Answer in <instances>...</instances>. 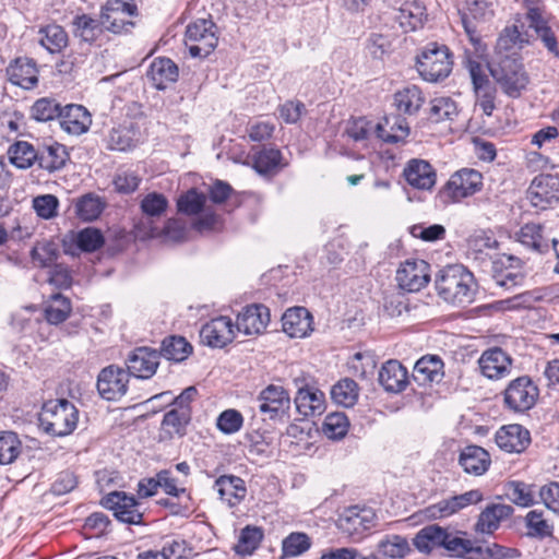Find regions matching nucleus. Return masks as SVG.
Segmentation results:
<instances>
[{"mask_svg":"<svg viewBox=\"0 0 559 559\" xmlns=\"http://www.w3.org/2000/svg\"><path fill=\"white\" fill-rule=\"evenodd\" d=\"M437 294L452 305L471 304L476 294L474 275L462 264L444 266L436 276Z\"/></svg>","mask_w":559,"mask_h":559,"instance_id":"nucleus-1","label":"nucleus"},{"mask_svg":"<svg viewBox=\"0 0 559 559\" xmlns=\"http://www.w3.org/2000/svg\"><path fill=\"white\" fill-rule=\"evenodd\" d=\"M78 420L76 407L66 399L46 402L39 414V426L55 437L70 435L75 429Z\"/></svg>","mask_w":559,"mask_h":559,"instance_id":"nucleus-2","label":"nucleus"},{"mask_svg":"<svg viewBox=\"0 0 559 559\" xmlns=\"http://www.w3.org/2000/svg\"><path fill=\"white\" fill-rule=\"evenodd\" d=\"M489 70L503 93L512 98H518L530 82L521 59L514 56H499Z\"/></svg>","mask_w":559,"mask_h":559,"instance_id":"nucleus-3","label":"nucleus"},{"mask_svg":"<svg viewBox=\"0 0 559 559\" xmlns=\"http://www.w3.org/2000/svg\"><path fill=\"white\" fill-rule=\"evenodd\" d=\"M453 60L444 45L428 44L417 57L416 68L419 75L427 82H439L449 76Z\"/></svg>","mask_w":559,"mask_h":559,"instance_id":"nucleus-4","label":"nucleus"},{"mask_svg":"<svg viewBox=\"0 0 559 559\" xmlns=\"http://www.w3.org/2000/svg\"><path fill=\"white\" fill-rule=\"evenodd\" d=\"M481 186L483 175L478 170L463 168L450 177L439 197L445 204L456 203L478 192Z\"/></svg>","mask_w":559,"mask_h":559,"instance_id":"nucleus-5","label":"nucleus"},{"mask_svg":"<svg viewBox=\"0 0 559 559\" xmlns=\"http://www.w3.org/2000/svg\"><path fill=\"white\" fill-rule=\"evenodd\" d=\"M138 15L133 0H107L100 8L104 27L112 34L128 33L134 26L131 17Z\"/></svg>","mask_w":559,"mask_h":559,"instance_id":"nucleus-6","label":"nucleus"},{"mask_svg":"<svg viewBox=\"0 0 559 559\" xmlns=\"http://www.w3.org/2000/svg\"><path fill=\"white\" fill-rule=\"evenodd\" d=\"M539 390L527 376L512 380L503 391L504 407L513 413H525L537 402Z\"/></svg>","mask_w":559,"mask_h":559,"instance_id":"nucleus-7","label":"nucleus"},{"mask_svg":"<svg viewBox=\"0 0 559 559\" xmlns=\"http://www.w3.org/2000/svg\"><path fill=\"white\" fill-rule=\"evenodd\" d=\"M185 43L191 57H207L218 43L215 24L205 19L190 23L186 29Z\"/></svg>","mask_w":559,"mask_h":559,"instance_id":"nucleus-8","label":"nucleus"},{"mask_svg":"<svg viewBox=\"0 0 559 559\" xmlns=\"http://www.w3.org/2000/svg\"><path fill=\"white\" fill-rule=\"evenodd\" d=\"M100 503L110 510L119 522L138 525L143 521L140 502L124 491H111L102 498Z\"/></svg>","mask_w":559,"mask_h":559,"instance_id":"nucleus-9","label":"nucleus"},{"mask_svg":"<svg viewBox=\"0 0 559 559\" xmlns=\"http://www.w3.org/2000/svg\"><path fill=\"white\" fill-rule=\"evenodd\" d=\"M377 516L371 508L353 506L344 510L337 520V527L347 536L361 538L376 526Z\"/></svg>","mask_w":559,"mask_h":559,"instance_id":"nucleus-10","label":"nucleus"},{"mask_svg":"<svg viewBox=\"0 0 559 559\" xmlns=\"http://www.w3.org/2000/svg\"><path fill=\"white\" fill-rule=\"evenodd\" d=\"M396 281L403 290L419 292L430 281V264L421 259H407L397 269Z\"/></svg>","mask_w":559,"mask_h":559,"instance_id":"nucleus-11","label":"nucleus"},{"mask_svg":"<svg viewBox=\"0 0 559 559\" xmlns=\"http://www.w3.org/2000/svg\"><path fill=\"white\" fill-rule=\"evenodd\" d=\"M129 378L130 373L121 367H105L97 377L99 395L107 401L120 400L128 391Z\"/></svg>","mask_w":559,"mask_h":559,"instance_id":"nucleus-12","label":"nucleus"},{"mask_svg":"<svg viewBox=\"0 0 559 559\" xmlns=\"http://www.w3.org/2000/svg\"><path fill=\"white\" fill-rule=\"evenodd\" d=\"M289 408L290 397L283 386L270 384L258 396V409L269 419L283 418Z\"/></svg>","mask_w":559,"mask_h":559,"instance_id":"nucleus-13","label":"nucleus"},{"mask_svg":"<svg viewBox=\"0 0 559 559\" xmlns=\"http://www.w3.org/2000/svg\"><path fill=\"white\" fill-rule=\"evenodd\" d=\"M559 179L551 175L535 177L527 189V199L539 210H546L559 201Z\"/></svg>","mask_w":559,"mask_h":559,"instance_id":"nucleus-14","label":"nucleus"},{"mask_svg":"<svg viewBox=\"0 0 559 559\" xmlns=\"http://www.w3.org/2000/svg\"><path fill=\"white\" fill-rule=\"evenodd\" d=\"M235 338V325L229 317L219 316L202 325L201 343L212 348H223Z\"/></svg>","mask_w":559,"mask_h":559,"instance_id":"nucleus-15","label":"nucleus"},{"mask_svg":"<svg viewBox=\"0 0 559 559\" xmlns=\"http://www.w3.org/2000/svg\"><path fill=\"white\" fill-rule=\"evenodd\" d=\"M140 209L144 217L139 223L138 228L143 227V237H155L159 230L154 226V222L166 213L168 209L167 198L158 192H150L142 199Z\"/></svg>","mask_w":559,"mask_h":559,"instance_id":"nucleus-16","label":"nucleus"},{"mask_svg":"<svg viewBox=\"0 0 559 559\" xmlns=\"http://www.w3.org/2000/svg\"><path fill=\"white\" fill-rule=\"evenodd\" d=\"M160 353L151 347L134 348L126 360L127 371L139 379H151L159 365Z\"/></svg>","mask_w":559,"mask_h":559,"instance_id":"nucleus-17","label":"nucleus"},{"mask_svg":"<svg viewBox=\"0 0 559 559\" xmlns=\"http://www.w3.org/2000/svg\"><path fill=\"white\" fill-rule=\"evenodd\" d=\"M512 358L500 347L486 349L478 359V366L484 377L500 380L508 377L512 370Z\"/></svg>","mask_w":559,"mask_h":559,"instance_id":"nucleus-18","label":"nucleus"},{"mask_svg":"<svg viewBox=\"0 0 559 559\" xmlns=\"http://www.w3.org/2000/svg\"><path fill=\"white\" fill-rule=\"evenodd\" d=\"M270 309L261 304H252L238 314L235 328L246 335H258L265 331L270 322Z\"/></svg>","mask_w":559,"mask_h":559,"instance_id":"nucleus-19","label":"nucleus"},{"mask_svg":"<svg viewBox=\"0 0 559 559\" xmlns=\"http://www.w3.org/2000/svg\"><path fill=\"white\" fill-rule=\"evenodd\" d=\"M483 500V493L478 489L466 491L462 495L443 499L426 508V516L430 519H442L454 514L461 509L478 503Z\"/></svg>","mask_w":559,"mask_h":559,"instance_id":"nucleus-20","label":"nucleus"},{"mask_svg":"<svg viewBox=\"0 0 559 559\" xmlns=\"http://www.w3.org/2000/svg\"><path fill=\"white\" fill-rule=\"evenodd\" d=\"M493 15V3L488 0H466V10L462 14V23L469 40L477 45L480 39L477 36L476 23L485 22Z\"/></svg>","mask_w":559,"mask_h":559,"instance_id":"nucleus-21","label":"nucleus"},{"mask_svg":"<svg viewBox=\"0 0 559 559\" xmlns=\"http://www.w3.org/2000/svg\"><path fill=\"white\" fill-rule=\"evenodd\" d=\"M394 10V20L405 33L423 28L428 20L426 5L420 0H405Z\"/></svg>","mask_w":559,"mask_h":559,"instance_id":"nucleus-22","label":"nucleus"},{"mask_svg":"<svg viewBox=\"0 0 559 559\" xmlns=\"http://www.w3.org/2000/svg\"><path fill=\"white\" fill-rule=\"evenodd\" d=\"M497 445L509 453H522L531 444V432L519 424L502 426L496 432Z\"/></svg>","mask_w":559,"mask_h":559,"instance_id":"nucleus-23","label":"nucleus"},{"mask_svg":"<svg viewBox=\"0 0 559 559\" xmlns=\"http://www.w3.org/2000/svg\"><path fill=\"white\" fill-rule=\"evenodd\" d=\"M9 81L24 90H32L38 84V68L35 60L27 57L14 59L7 68Z\"/></svg>","mask_w":559,"mask_h":559,"instance_id":"nucleus-24","label":"nucleus"},{"mask_svg":"<svg viewBox=\"0 0 559 559\" xmlns=\"http://www.w3.org/2000/svg\"><path fill=\"white\" fill-rule=\"evenodd\" d=\"M444 377V364L438 355H425L413 369L412 378L419 386L439 383Z\"/></svg>","mask_w":559,"mask_h":559,"instance_id":"nucleus-25","label":"nucleus"},{"mask_svg":"<svg viewBox=\"0 0 559 559\" xmlns=\"http://www.w3.org/2000/svg\"><path fill=\"white\" fill-rule=\"evenodd\" d=\"M313 318L304 307H293L282 317L283 331L290 337L302 338L313 330Z\"/></svg>","mask_w":559,"mask_h":559,"instance_id":"nucleus-26","label":"nucleus"},{"mask_svg":"<svg viewBox=\"0 0 559 559\" xmlns=\"http://www.w3.org/2000/svg\"><path fill=\"white\" fill-rule=\"evenodd\" d=\"M59 123L67 133L80 135L88 130L92 119L85 107L71 104L62 108Z\"/></svg>","mask_w":559,"mask_h":559,"instance_id":"nucleus-27","label":"nucleus"},{"mask_svg":"<svg viewBox=\"0 0 559 559\" xmlns=\"http://www.w3.org/2000/svg\"><path fill=\"white\" fill-rule=\"evenodd\" d=\"M69 158L67 147L58 142L44 143L37 147L36 164L48 173L62 169Z\"/></svg>","mask_w":559,"mask_h":559,"instance_id":"nucleus-28","label":"nucleus"},{"mask_svg":"<svg viewBox=\"0 0 559 559\" xmlns=\"http://www.w3.org/2000/svg\"><path fill=\"white\" fill-rule=\"evenodd\" d=\"M528 27L534 32L535 38L540 41L548 55L559 58L558 36L549 25L547 14L542 16L537 11L533 10Z\"/></svg>","mask_w":559,"mask_h":559,"instance_id":"nucleus-29","label":"nucleus"},{"mask_svg":"<svg viewBox=\"0 0 559 559\" xmlns=\"http://www.w3.org/2000/svg\"><path fill=\"white\" fill-rule=\"evenodd\" d=\"M379 382L385 391L400 393L408 384L407 369L399 360L390 359L380 368Z\"/></svg>","mask_w":559,"mask_h":559,"instance_id":"nucleus-30","label":"nucleus"},{"mask_svg":"<svg viewBox=\"0 0 559 559\" xmlns=\"http://www.w3.org/2000/svg\"><path fill=\"white\" fill-rule=\"evenodd\" d=\"M70 25L73 36L90 45L95 43L106 31L103 19H95L86 13L75 14Z\"/></svg>","mask_w":559,"mask_h":559,"instance_id":"nucleus-31","label":"nucleus"},{"mask_svg":"<svg viewBox=\"0 0 559 559\" xmlns=\"http://www.w3.org/2000/svg\"><path fill=\"white\" fill-rule=\"evenodd\" d=\"M216 489L221 500L227 503L229 508L238 506L247 495L245 480L235 475H222L215 483Z\"/></svg>","mask_w":559,"mask_h":559,"instance_id":"nucleus-32","label":"nucleus"},{"mask_svg":"<svg viewBox=\"0 0 559 559\" xmlns=\"http://www.w3.org/2000/svg\"><path fill=\"white\" fill-rule=\"evenodd\" d=\"M407 183L416 189L429 190L436 183V173L431 165L423 159H412L403 171Z\"/></svg>","mask_w":559,"mask_h":559,"instance_id":"nucleus-33","label":"nucleus"},{"mask_svg":"<svg viewBox=\"0 0 559 559\" xmlns=\"http://www.w3.org/2000/svg\"><path fill=\"white\" fill-rule=\"evenodd\" d=\"M459 464L466 474L480 476L485 474L490 464V454L481 447L467 445L459 455Z\"/></svg>","mask_w":559,"mask_h":559,"instance_id":"nucleus-34","label":"nucleus"},{"mask_svg":"<svg viewBox=\"0 0 559 559\" xmlns=\"http://www.w3.org/2000/svg\"><path fill=\"white\" fill-rule=\"evenodd\" d=\"M512 507L501 503L488 506L478 516L475 524V531L481 534H492L502 520L508 519L512 514Z\"/></svg>","mask_w":559,"mask_h":559,"instance_id":"nucleus-35","label":"nucleus"},{"mask_svg":"<svg viewBox=\"0 0 559 559\" xmlns=\"http://www.w3.org/2000/svg\"><path fill=\"white\" fill-rule=\"evenodd\" d=\"M295 405L305 417L320 415L324 409V394L318 389L298 386Z\"/></svg>","mask_w":559,"mask_h":559,"instance_id":"nucleus-36","label":"nucleus"},{"mask_svg":"<svg viewBox=\"0 0 559 559\" xmlns=\"http://www.w3.org/2000/svg\"><path fill=\"white\" fill-rule=\"evenodd\" d=\"M177 64L169 58H156L150 66L147 78L157 90H164L169 83L177 81Z\"/></svg>","mask_w":559,"mask_h":559,"instance_id":"nucleus-37","label":"nucleus"},{"mask_svg":"<svg viewBox=\"0 0 559 559\" xmlns=\"http://www.w3.org/2000/svg\"><path fill=\"white\" fill-rule=\"evenodd\" d=\"M425 95L417 85H407L394 94V104L404 115H415L425 103Z\"/></svg>","mask_w":559,"mask_h":559,"instance_id":"nucleus-38","label":"nucleus"},{"mask_svg":"<svg viewBox=\"0 0 559 559\" xmlns=\"http://www.w3.org/2000/svg\"><path fill=\"white\" fill-rule=\"evenodd\" d=\"M445 537V528L438 525H428L416 534L413 544L418 551L429 554L435 548L442 547Z\"/></svg>","mask_w":559,"mask_h":559,"instance_id":"nucleus-39","label":"nucleus"},{"mask_svg":"<svg viewBox=\"0 0 559 559\" xmlns=\"http://www.w3.org/2000/svg\"><path fill=\"white\" fill-rule=\"evenodd\" d=\"M39 44L50 53L60 52L68 46L69 37L64 28L57 24H49L39 29Z\"/></svg>","mask_w":559,"mask_h":559,"instance_id":"nucleus-40","label":"nucleus"},{"mask_svg":"<svg viewBox=\"0 0 559 559\" xmlns=\"http://www.w3.org/2000/svg\"><path fill=\"white\" fill-rule=\"evenodd\" d=\"M138 135L139 132L132 124L112 128L108 136V147L112 151H129L136 145Z\"/></svg>","mask_w":559,"mask_h":559,"instance_id":"nucleus-41","label":"nucleus"},{"mask_svg":"<svg viewBox=\"0 0 559 559\" xmlns=\"http://www.w3.org/2000/svg\"><path fill=\"white\" fill-rule=\"evenodd\" d=\"M518 240L526 248L544 253L548 251V242L543 237V225L527 223L516 234Z\"/></svg>","mask_w":559,"mask_h":559,"instance_id":"nucleus-42","label":"nucleus"},{"mask_svg":"<svg viewBox=\"0 0 559 559\" xmlns=\"http://www.w3.org/2000/svg\"><path fill=\"white\" fill-rule=\"evenodd\" d=\"M9 159L12 165L20 169H27L36 164L37 148L26 141H17L8 150Z\"/></svg>","mask_w":559,"mask_h":559,"instance_id":"nucleus-43","label":"nucleus"},{"mask_svg":"<svg viewBox=\"0 0 559 559\" xmlns=\"http://www.w3.org/2000/svg\"><path fill=\"white\" fill-rule=\"evenodd\" d=\"M59 257V247L51 239L36 241L31 250L33 263L39 267L51 266Z\"/></svg>","mask_w":559,"mask_h":559,"instance_id":"nucleus-44","label":"nucleus"},{"mask_svg":"<svg viewBox=\"0 0 559 559\" xmlns=\"http://www.w3.org/2000/svg\"><path fill=\"white\" fill-rule=\"evenodd\" d=\"M492 280L499 287L511 289L522 285L524 275L511 266H504L502 260L492 262Z\"/></svg>","mask_w":559,"mask_h":559,"instance_id":"nucleus-45","label":"nucleus"},{"mask_svg":"<svg viewBox=\"0 0 559 559\" xmlns=\"http://www.w3.org/2000/svg\"><path fill=\"white\" fill-rule=\"evenodd\" d=\"M457 115V104L449 96L436 97L430 103L429 119L433 122L452 121Z\"/></svg>","mask_w":559,"mask_h":559,"instance_id":"nucleus-46","label":"nucleus"},{"mask_svg":"<svg viewBox=\"0 0 559 559\" xmlns=\"http://www.w3.org/2000/svg\"><path fill=\"white\" fill-rule=\"evenodd\" d=\"M282 153L277 148L263 147L255 152L252 157L253 168L259 174H272L276 171L281 165Z\"/></svg>","mask_w":559,"mask_h":559,"instance_id":"nucleus-47","label":"nucleus"},{"mask_svg":"<svg viewBox=\"0 0 559 559\" xmlns=\"http://www.w3.org/2000/svg\"><path fill=\"white\" fill-rule=\"evenodd\" d=\"M378 551L390 559H402L411 551L408 540L401 535H388L378 544Z\"/></svg>","mask_w":559,"mask_h":559,"instance_id":"nucleus-48","label":"nucleus"},{"mask_svg":"<svg viewBox=\"0 0 559 559\" xmlns=\"http://www.w3.org/2000/svg\"><path fill=\"white\" fill-rule=\"evenodd\" d=\"M71 310L70 299L58 293L50 297L45 309V317L49 323L59 324L68 319Z\"/></svg>","mask_w":559,"mask_h":559,"instance_id":"nucleus-49","label":"nucleus"},{"mask_svg":"<svg viewBox=\"0 0 559 559\" xmlns=\"http://www.w3.org/2000/svg\"><path fill=\"white\" fill-rule=\"evenodd\" d=\"M192 352V346L182 336H169L162 343L160 356L168 360L182 361Z\"/></svg>","mask_w":559,"mask_h":559,"instance_id":"nucleus-50","label":"nucleus"},{"mask_svg":"<svg viewBox=\"0 0 559 559\" xmlns=\"http://www.w3.org/2000/svg\"><path fill=\"white\" fill-rule=\"evenodd\" d=\"M331 397L336 404L350 407L358 399V385L352 379H342L332 386Z\"/></svg>","mask_w":559,"mask_h":559,"instance_id":"nucleus-51","label":"nucleus"},{"mask_svg":"<svg viewBox=\"0 0 559 559\" xmlns=\"http://www.w3.org/2000/svg\"><path fill=\"white\" fill-rule=\"evenodd\" d=\"M191 419L190 407L173 408L164 415L163 427L164 429L173 435H185L186 426Z\"/></svg>","mask_w":559,"mask_h":559,"instance_id":"nucleus-52","label":"nucleus"},{"mask_svg":"<svg viewBox=\"0 0 559 559\" xmlns=\"http://www.w3.org/2000/svg\"><path fill=\"white\" fill-rule=\"evenodd\" d=\"M22 452V442L12 431L0 432V465L13 463Z\"/></svg>","mask_w":559,"mask_h":559,"instance_id":"nucleus-53","label":"nucleus"},{"mask_svg":"<svg viewBox=\"0 0 559 559\" xmlns=\"http://www.w3.org/2000/svg\"><path fill=\"white\" fill-rule=\"evenodd\" d=\"M349 428V420L344 413H331L325 416L322 432L329 439L340 440L344 438Z\"/></svg>","mask_w":559,"mask_h":559,"instance_id":"nucleus-54","label":"nucleus"},{"mask_svg":"<svg viewBox=\"0 0 559 559\" xmlns=\"http://www.w3.org/2000/svg\"><path fill=\"white\" fill-rule=\"evenodd\" d=\"M62 107L60 104L50 97H43L37 99L32 108L31 116L37 121H49L60 117Z\"/></svg>","mask_w":559,"mask_h":559,"instance_id":"nucleus-55","label":"nucleus"},{"mask_svg":"<svg viewBox=\"0 0 559 559\" xmlns=\"http://www.w3.org/2000/svg\"><path fill=\"white\" fill-rule=\"evenodd\" d=\"M263 532L257 526H246L241 530L235 551L239 555H251L260 545Z\"/></svg>","mask_w":559,"mask_h":559,"instance_id":"nucleus-56","label":"nucleus"},{"mask_svg":"<svg viewBox=\"0 0 559 559\" xmlns=\"http://www.w3.org/2000/svg\"><path fill=\"white\" fill-rule=\"evenodd\" d=\"M72 241L75 242L80 250L93 252L104 245V236L98 229L87 227L73 234Z\"/></svg>","mask_w":559,"mask_h":559,"instance_id":"nucleus-57","label":"nucleus"},{"mask_svg":"<svg viewBox=\"0 0 559 559\" xmlns=\"http://www.w3.org/2000/svg\"><path fill=\"white\" fill-rule=\"evenodd\" d=\"M530 44L528 35L521 32L519 26H507L500 34L497 47L501 50H509L513 47L523 48Z\"/></svg>","mask_w":559,"mask_h":559,"instance_id":"nucleus-58","label":"nucleus"},{"mask_svg":"<svg viewBox=\"0 0 559 559\" xmlns=\"http://www.w3.org/2000/svg\"><path fill=\"white\" fill-rule=\"evenodd\" d=\"M103 211V204L98 197L85 194L75 204V213L83 221L96 219Z\"/></svg>","mask_w":559,"mask_h":559,"instance_id":"nucleus-59","label":"nucleus"},{"mask_svg":"<svg viewBox=\"0 0 559 559\" xmlns=\"http://www.w3.org/2000/svg\"><path fill=\"white\" fill-rule=\"evenodd\" d=\"M476 105L486 116H491L496 109L497 88L489 82L474 88Z\"/></svg>","mask_w":559,"mask_h":559,"instance_id":"nucleus-60","label":"nucleus"},{"mask_svg":"<svg viewBox=\"0 0 559 559\" xmlns=\"http://www.w3.org/2000/svg\"><path fill=\"white\" fill-rule=\"evenodd\" d=\"M243 426L242 414L234 408L222 412L216 419V427L225 435L238 432Z\"/></svg>","mask_w":559,"mask_h":559,"instance_id":"nucleus-61","label":"nucleus"},{"mask_svg":"<svg viewBox=\"0 0 559 559\" xmlns=\"http://www.w3.org/2000/svg\"><path fill=\"white\" fill-rule=\"evenodd\" d=\"M204 203V194L199 193L195 189H191L178 199L177 206L181 213L195 215L202 211Z\"/></svg>","mask_w":559,"mask_h":559,"instance_id":"nucleus-62","label":"nucleus"},{"mask_svg":"<svg viewBox=\"0 0 559 559\" xmlns=\"http://www.w3.org/2000/svg\"><path fill=\"white\" fill-rule=\"evenodd\" d=\"M59 200L53 194H43L33 199V209L43 219H51L58 214Z\"/></svg>","mask_w":559,"mask_h":559,"instance_id":"nucleus-63","label":"nucleus"},{"mask_svg":"<svg viewBox=\"0 0 559 559\" xmlns=\"http://www.w3.org/2000/svg\"><path fill=\"white\" fill-rule=\"evenodd\" d=\"M311 546L310 538L305 533H292L283 540V551L286 556H299Z\"/></svg>","mask_w":559,"mask_h":559,"instance_id":"nucleus-64","label":"nucleus"}]
</instances>
